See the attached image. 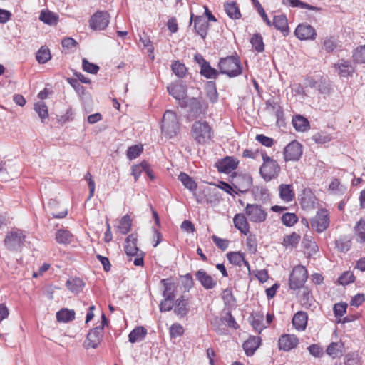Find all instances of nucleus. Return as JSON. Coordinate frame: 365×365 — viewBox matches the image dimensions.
Listing matches in <instances>:
<instances>
[{"mask_svg":"<svg viewBox=\"0 0 365 365\" xmlns=\"http://www.w3.org/2000/svg\"><path fill=\"white\" fill-rule=\"evenodd\" d=\"M218 67L220 73L227 75L229 77H235L242 72L240 60L234 56H228L220 59Z\"/></svg>","mask_w":365,"mask_h":365,"instance_id":"nucleus-4","label":"nucleus"},{"mask_svg":"<svg viewBox=\"0 0 365 365\" xmlns=\"http://www.w3.org/2000/svg\"><path fill=\"white\" fill-rule=\"evenodd\" d=\"M200 73L207 78H216L218 76L217 70L212 68L208 62L202 66L200 69Z\"/></svg>","mask_w":365,"mask_h":365,"instance_id":"nucleus-44","label":"nucleus"},{"mask_svg":"<svg viewBox=\"0 0 365 365\" xmlns=\"http://www.w3.org/2000/svg\"><path fill=\"white\" fill-rule=\"evenodd\" d=\"M67 288L72 292H79L84 286L83 282L79 278L68 279L66 282Z\"/></svg>","mask_w":365,"mask_h":365,"instance_id":"nucleus-39","label":"nucleus"},{"mask_svg":"<svg viewBox=\"0 0 365 365\" xmlns=\"http://www.w3.org/2000/svg\"><path fill=\"white\" fill-rule=\"evenodd\" d=\"M272 25H273L277 29L281 31L284 36L288 35L289 27L287 19L285 15L281 14L274 16Z\"/></svg>","mask_w":365,"mask_h":365,"instance_id":"nucleus-21","label":"nucleus"},{"mask_svg":"<svg viewBox=\"0 0 365 365\" xmlns=\"http://www.w3.org/2000/svg\"><path fill=\"white\" fill-rule=\"evenodd\" d=\"M294 34L300 40L314 39L317 35L314 27L309 24H299L296 28Z\"/></svg>","mask_w":365,"mask_h":365,"instance_id":"nucleus-12","label":"nucleus"},{"mask_svg":"<svg viewBox=\"0 0 365 365\" xmlns=\"http://www.w3.org/2000/svg\"><path fill=\"white\" fill-rule=\"evenodd\" d=\"M147 330L143 327L135 328L128 335L129 341L135 343L142 340L146 335Z\"/></svg>","mask_w":365,"mask_h":365,"instance_id":"nucleus-33","label":"nucleus"},{"mask_svg":"<svg viewBox=\"0 0 365 365\" xmlns=\"http://www.w3.org/2000/svg\"><path fill=\"white\" fill-rule=\"evenodd\" d=\"M344 345L343 344H339L336 342L331 343L327 349V353L328 355L331 356L332 358H336L342 356V348Z\"/></svg>","mask_w":365,"mask_h":365,"instance_id":"nucleus-36","label":"nucleus"},{"mask_svg":"<svg viewBox=\"0 0 365 365\" xmlns=\"http://www.w3.org/2000/svg\"><path fill=\"white\" fill-rule=\"evenodd\" d=\"M311 227L320 233L326 230L329 225V215L327 210H319L310 220Z\"/></svg>","mask_w":365,"mask_h":365,"instance_id":"nucleus-8","label":"nucleus"},{"mask_svg":"<svg viewBox=\"0 0 365 365\" xmlns=\"http://www.w3.org/2000/svg\"><path fill=\"white\" fill-rule=\"evenodd\" d=\"M299 340L293 334H284L278 340L279 348L281 350L288 351L297 346Z\"/></svg>","mask_w":365,"mask_h":365,"instance_id":"nucleus-13","label":"nucleus"},{"mask_svg":"<svg viewBox=\"0 0 365 365\" xmlns=\"http://www.w3.org/2000/svg\"><path fill=\"white\" fill-rule=\"evenodd\" d=\"M73 238V235L67 230H58L56 234V240L59 244H70Z\"/></svg>","mask_w":365,"mask_h":365,"instance_id":"nucleus-30","label":"nucleus"},{"mask_svg":"<svg viewBox=\"0 0 365 365\" xmlns=\"http://www.w3.org/2000/svg\"><path fill=\"white\" fill-rule=\"evenodd\" d=\"M298 220L297 215L294 213H285L282 216V222L286 225L291 227L294 225Z\"/></svg>","mask_w":365,"mask_h":365,"instance_id":"nucleus-51","label":"nucleus"},{"mask_svg":"<svg viewBox=\"0 0 365 365\" xmlns=\"http://www.w3.org/2000/svg\"><path fill=\"white\" fill-rule=\"evenodd\" d=\"M307 314L304 312H298L292 319V324L299 331L305 329L307 324Z\"/></svg>","mask_w":365,"mask_h":365,"instance_id":"nucleus-24","label":"nucleus"},{"mask_svg":"<svg viewBox=\"0 0 365 365\" xmlns=\"http://www.w3.org/2000/svg\"><path fill=\"white\" fill-rule=\"evenodd\" d=\"M143 152L142 145H132L128 148L127 150V157L130 160H133L138 157L140 153Z\"/></svg>","mask_w":365,"mask_h":365,"instance_id":"nucleus-50","label":"nucleus"},{"mask_svg":"<svg viewBox=\"0 0 365 365\" xmlns=\"http://www.w3.org/2000/svg\"><path fill=\"white\" fill-rule=\"evenodd\" d=\"M180 129V125L176 113L168 110L163 115L161 125L162 133L168 138L176 136Z\"/></svg>","mask_w":365,"mask_h":365,"instance_id":"nucleus-1","label":"nucleus"},{"mask_svg":"<svg viewBox=\"0 0 365 365\" xmlns=\"http://www.w3.org/2000/svg\"><path fill=\"white\" fill-rule=\"evenodd\" d=\"M261 339L259 336H250L243 344V349L247 356H252L259 348Z\"/></svg>","mask_w":365,"mask_h":365,"instance_id":"nucleus-20","label":"nucleus"},{"mask_svg":"<svg viewBox=\"0 0 365 365\" xmlns=\"http://www.w3.org/2000/svg\"><path fill=\"white\" fill-rule=\"evenodd\" d=\"M282 4L284 5L290 4L292 7H300L302 9H307L313 11H319L320 8L309 5L307 3L302 2L299 0H282Z\"/></svg>","mask_w":365,"mask_h":365,"instance_id":"nucleus-37","label":"nucleus"},{"mask_svg":"<svg viewBox=\"0 0 365 365\" xmlns=\"http://www.w3.org/2000/svg\"><path fill=\"white\" fill-rule=\"evenodd\" d=\"M172 70L173 73L178 77H183L187 72L185 66L179 61H175L172 64Z\"/></svg>","mask_w":365,"mask_h":365,"instance_id":"nucleus-49","label":"nucleus"},{"mask_svg":"<svg viewBox=\"0 0 365 365\" xmlns=\"http://www.w3.org/2000/svg\"><path fill=\"white\" fill-rule=\"evenodd\" d=\"M110 15L106 11H98L89 20V26L93 30H104L109 24Z\"/></svg>","mask_w":365,"mask_h":365,"instance_id":"nucleus-9","label":"nucleus"},{"mask_svg":"<svg viewBox=\"0 0 365 365\" xmlns=\"http://www.w3.org/2000/svg\"><path fill=\"white\" fill-rule=\"evenodd\" d=\"M140 41L143 43V46L145 48H147L148 52L150 53L153 52L154 48L151 43L149 37L147 35L143 34V36H141L140 38Z\"/></svg>","mask_w":365,"mask_h":365,"instance_id":"nucleus-63","label":"nucleus"},{"mask_svg":"<svg viewBox=\"0 0 365 365\" xmlns=\"http://www.w3.org/2000/svg\"><path fill=\"white\" fill-rule=\"evenodd\" d=\"M250 43L252 47L257 51L262 52L264 49V45L263 43V39L262 36L259 34H255L252 36L250 39Z\"/></svg>","mask_w":365,"mask_h":365,"instance_id":"nucleus-43","label":"nucleus"},{"mask_svg":"<svg viewBox=\"0 0 365 365\" xmlns=\"http://www.w3.org/2000/svg\"><path fill=\"white\" fill-rule=\"evenodd\" d=\"M235 188L240 192L247 191L252 186V179L250 175H242L234 179Z\"/></svg>","mask_w":365,"mask_h":365,"instance_id":"nucleus-17","label":"nucleus"},{"mask_svg":"<svg viewBox=\"0 0 365 365\" xmlns=\"http://www.w3.org/2000/svg\"><path fill=\"white\" fill-rule=\"evenodd\" d=\"M196 279L200 282L201 285L206 289H213L216 284L217 282L209 275L203 269H200L195 273Z\"/></svg>","mask_w":365,"mask_h":365,"instance_id":"nucleus-15","label":"nucleus"},{"mask_svg":"<svg viewBox=\"0 0 365 365\" xmlns=\"http://www.w3.org/2000/svg\"><path fill=\"white\" fill-rule=\"evenodd\" d=\"M263 164L260 167L259 173L266 181H269L276 178L279 171L280 167L277 162L267 156L265 153L262 155Z\"/></svg>","mask_w":365,"mask_h":365,"instance_id":"nucleus-5","label":"nucleus"},{"mask_svg":"<svg viewBox=\"0 0 365 365\" xmlns=\"http://www.w3.org/2000/svg\"><path fill=\"white\" fill-rule=\"evenodd\" d=\"M300 240V235L296 232H292L289 235H286L283 238L282 245L286 247H295Z\"/></svg>","mask_w":365,"mask_h":365,"instance_id":"nucleus-41","label":"nucleus"},{"mask_svg":"<svg viewBox=\"0 0 365 365\" xmlns=\"http://www.w3.org/2000/svg\"><path fill=\"white\" fill-rule=\"evenodd\" d=\"M334 67L338 70V74L341 77L351 76L354 71L353 66L348 61L339 62L334 65Z\"/></svg>","mask_w":365,"mask_h":365,"instance_id":"nucleus-26","label":"nucleus"},{"mask_svg":"<svg viewBox=\"0 0 365 365\" xmlns=\"http://www.w3.org/2000/svg\"><path fill=\"white\" fill-rule=\"evenodd\" d=\"M83 68L86 72L93 74L96 73L99 70L97 65L88 62L86 58L83 59Z\"/></svg>","mask_w":365,"mask_h":365,"instance_id":"nucleus-58","label":"nucleus"},{"mask_svg":"<svg viewBox=\"0 0 365 365\" xmlns=\"http://www.w3.org/2000/svg\"><path fill=\"white\" fill-rule=\"evenodd\" d=\"M189 312L188 300L185 299L183 296L178 299L175 302L174 312L180 317L187 315Z\"/></svg>","mask_w":365,"mask_h":365,"instance_id":"nucleus-25","label":"nucleus"},{"mask_svg":"<svg viewBox=\"0 0 365 365\" xmlns=\"http://www.w3.org/2000/svg\"><path fill=\"white\" fill-rule=\"evenodd\" d=\"M354 234L357 237V241L365 242V220H360L354 227Z\"/></svg>","mask_w":365,"mask_h":365,"instance_id":"nucleus-38","label":"nucleus"},{"mask_svg":"<svg viewBox=\"0 0 365 365\" xmlns=\"http://www.w3.org/2000/svg\"><path fill=\"white\" fill-rule=\"evenodd\" d=\"M212 240L215 243V245L217 246V247L222 250H225L229 245V240L225 239H221L216 235L212 236Z\"/></svg>","mask_w":365,"mask_h":365,"instance_id":"nucleus-60","label":"nucleus"},{"mask_svg":"<svg viewBox=\"0 0 365 365\" xmlns=\"http://www.w3.org/2000/svg\"><path fill=\"white\" fill-rule=\"evenodd\" d=\"M194 20V27L197 33L202 38H205L207 34V30L209 27V23L207 20L204 16H197L193 17L191 16V20Z\"/></svg>","mask_w":365,"mask_h":365,"instance_id":"nucleus-14","label":"nucleus"},{"mask_svg":"<svg viewBox=\"0 0 365 365\" xmlns=\"http://www.w3.org/2000/svg\"><path fill=\"white\" fill-rule=\"evenodd\" d=\"M251 1H252V4H253L254 6L257 9L258 13L259 14V15L262 18L263 21L268 26H271L272 25V22L269 19L267 15L265 13V11L264 10L263 7L262 6V5L259 2V1L258 0H251Z\"/></svg>","mask_w":365,"mask_h":365,"instance_id":"nucleus-52","label":"nucleus"},{"mask_svg":"<svg viewBox=\"0 0 365 365\" xmlns=\"http://www.w3.org/2000/svg\"><path fill=\"white\" fill-rule=\"evenodd\" d=\"M245 212L249 221L253 223L259 224L264 222L267 217L266 210L257 204H247Z\"/></svg>","mask_w":365,"mask_h":365,"instance_id":"nucleus-6","label":"nucleus"},{"mask_svg":"<svg viewBox=\"0 0 365 365\" xmlns=\"http://www.w3.org/2000/svg\"><path fill=\"white\" fill-rule=\"evenodd\" d=\"M227 257L231 264L240 267L244 264L248 270H250V264L245 259V254L239 252H229L227 254Z\"/></svg>","mask_w":365,"mask_h":365,"instance_id":"nucleus-23","label":"nucleus"},{"mask_svg":"<svg viewBox=\"0 0 365 365\" xmlns=\"http://www.w3.org/2000/svg\"><path fill=\"white\" fill-rule=\"evenodd\" d=\"M307 277V271L304 267L301 265L295 267L289 276L290 289H297L302 287Z\"/></svg>","mask_w":365,"mask_h":365,"instance_id":"nucleus-7","label":"nucleus"},{"mask_svg":"<svg viewBox=\"0 0 365 365\" xmlns=\"http://www.w3.org/2000/svg\"><path fill=\"white\" fill-rule=\"evenodd\" d=\"M353 59L358 63H365V44L356 48L353 53Z\"/></svg>","mask_w":365,"mask_h":365,"instance_id":"nucleus-47","label":"nucleus"},{"mask_svg":"<svg viewBox=\"0 0 365 365\" xmlns=\"http://www.w3.org/2000/svg\"><path fill=\"white\" fill-rule=\"evenodd\" d=\"M178 180L190 192H195L197 189V183L187 174L181 172L178 175Z\"/></svg>","mask_w":365,"mask_h":365,"instance_id":"nucleus-28","label":"nucleus"},{"mask_svg":"<svg viewBox=\"0 0 365 365\" xmlns=\"http://www.w3.org/2000/svg\"><path fill=\"white\" fill-rule=\"evenodd\" d=\"M337 47L336 43L332 38H326L324 41V48L327 52H332Z\"/></svg>","mask_w":365,"mask_h":365,"instance_id":"nucleus-64","label":"nucleus"},{"mask_svg":"<svg viewBox=\"0 0 365 365\" xmlns=\"http://www.w3.org/2000/svg\"><path fill=\"white\" fill-rule=\"evenodd\" d=\"M56 319L58 322H68L75 319V312L73 309H61L56 313Z\"/></svg>","mask_w":365,"mask_h":365,"instance_id":"nucleus-31","label":"nucleus"},{"mask_svg":"<svg viewBox=\"0 0 365 365\" xmlns=\"http://www.w3.org/2000/svg\"><path fill=\"white\" fill-rule=\"evenodd\" d=\"M39 19L45 24L49 25H56L58 22V16L50 11L43 10L41 12Z\"/></svg>","mask_w":365,"mask_h":365,"instance_id":"nucleus-29","label":"nucleus"},{"mask_svg":"<svg viewBox=\"0 0 365 365\" xmlns=\"http://www.w3.org/2000/svg\"><path fill=\"white\" fill-rule=\"evenodd\" d=\"M161 283L164 287L163 297L168 299H175V292L176 290L175 284L170 282L168 279H162Z\"/></svg>","mask_w":365,"mask_h":365,"instance_id":"nucleus-27","label":"nucleus"},{"mask_svg":"<svg viewBox=\"0 0 365 365\" xmlns=\"http://www.w3.org/2000/svg\"><path fill=\"white\" fill-rule=\"evenodd\" d=\"M225 10L229 17L232 19H238L241 17L239 7L235 2L225 4Z\"/></svg>","mask_w":365,"mask_h":365,"instance_id":"nucleus-34","label":"nucleus"},{"mask_svg":"<svg viewBox=\"0 0 365 365\" xmlns=\"http://www.w3.org/2000/svg\"><path fill=\"white\" fill-rule=\"evenodd\" d=\"M248 220L246 215L242 213L236 214L233 218L235 227L245 235L250 232Z\"/></svg>","mask_w":365,"mask_h":365,"instance_id":"nucleus-16","label":"nucleus"},{"mask_svg":"<svg viewBox=\"0 0 365 365\" xmlns=\"http://www.w3.org/2000/svg\"><path fill=\"white\" fill-rule=\"evenodd\" d=\"M34 108L43 120L48 117V108L44 102L40 101L34 104Z\"/></svg>","mask_w":365,"mask_h":365,"instance_id":"nucleus-42","label":"nucleus"},{"mask_svg":"<svg viewBox=\"0 0 365 365\" xmlns=\"http://www.w3.org/2000/svg\"><path fill=\"white\" fill-rule=\"evenodd\" d=\"M207 96L211 102L215 103L218 99V93L217 92L215 84L210 81L206 85Z\"/></svg>","mask_w":365,"mask_h":365,"instance_id":"nucleus-46","label":"nucleus"},{"mask_svg":"<svg viewBox=\"0 0 365 365\" xmlns=\"http://www.w3.org/2000/svg\"><path fill=\"white\" fill-rule=\"evenodd\" d=\"M26 235L25 232L21 230H12L7 233L4 239L6 247L12 252L21 251L25 246Z\"/></svg>","mask_w":365,"mask_h":365,"instance_id":"nucleus-3","label":"nucleus"},{"mask_svg":"<svg viewBox=\"0 0 365 365\" xmlns=\"http://www.w3.org/2000/svg\"><path fill=\"white\" fill-rule=\"evenodd\" d=\"M347 304L346 303H337L334 304L333 311L335 316L342 317L346 312Z\"/></svg>","mask_w":365,"mask_h":365,"instance_id":"nucleus-59","label":"nucleus"},{"mask_svg":"<svg viewBox=\"0 0 365 365\" xmlns=\"http://www.w3.org/2000/svg\"><path fill=\"white\" fill-rule=\"evenodd\" d=\"M292 123L294 128L298 131L304 132L309 128V123L307 119L301 115H296L292 119Z\"/></svg>","mask_w":365,"mask_h":365,"instance_id":"nucleus-32","label":"nucleus"},{"mask_svg":"<svg viewBox=\"0 0 365 365\" xmlns=\"http://www.w3.org/2000/svg\"><path fill=\"white\" fill-rule=\"evenodd\" d=\"M184 333L183 327L178 324H173L170 328V335L171 338H176L181 336Z\"/></svg>","mask_w":365,"mask_h":365,"instance_id":"nucleus-55","label":"nucleus"},{"mask_svg":"<svg viewBox=\"0 0 365 365\" xmlns=\"http://www.w3.org/2000/svg\"><path fill=\"white\" fill-rule=\"evenodd\" d=\"M256 140L266 147H271L274 143L272 138L262 134L257 135L256 136Z\"/></svg>","mask_w":365,"mask_h":365,"instance_id":"nucleus-62","label":"nucleus"},{"mask_svg":"<svg viewBox=\"0 0 365 365\" xmlns=\"http://www.w3.org/2000/svg\"><path fill=\"white\" fill-rule=\"evenodd\" d=\"M132 220L130 217L128 215H125L121 218L120 225L118 226V229L119 230L120 232L125 235L130 230Z\"/></svg>","mask_w":365,"mask_h":365,"instance_id":"nucleus-40","label":"nucleus"},{"mask_svg":"<svg viewBox=\"0 0 365 365\" xmlns=\"http://www.w3.org/2000/svg\"><path fill=\"white\" fill-rule=\"evenodd\" d=\"M351 246L350 240L340 238L336 241V247L339 252H346L349 250Z\"/></svg>","mask_w":365,"mask_h":365,"instance_id":"nucleus-48","label":"nucleus"},{"mask_svg":"<svg viewBox=\"0 0 365 365\" xmlns=\"http://www.w3.org/2000/svg\"><path fill=\"white\" fill-rule=\"evenodd\" d=\"M103 336V326H97L91 329L87 334L86 339L83 343L86 349H96L101 343Z\"/></svg>","mask_w":365,"mask_h":365,"instance_id":"nucleus-10","label":"nucleus"},{"mask_svg":"<svg viewBox=\"0 0 365 365\" xmlns=\"http://www.w3.org/2000/svg\"><path fill=\"white\" fill-rule=\"evenodd\" d=\"M238 165V161L232 157H226L220 162L219 170L225 173H229L234 170Z\"/></svg>","mask_w":365,"mask_h":365,"instance_id":"nucleus-22","label":"nucleus"},{"mask_svg":"<svg viewBox=\"0 0 365 365\" xmlns=\"http://www.w3.org/2000/svg\"><path fill=\"white\" fill-rule=\"evenodd\" d=\"M36 60L40 63H45L51 59V54L49 49L42 46L36 53Z\"/></svg>","mask_w":365,"mask_h":365,"instance_id":"nucleus-45","label":"nucleus"},{"mask_svg":"<svg viewBox=\"0 0 365 365\" xmlns=\"http://www.w3.org/2000/svg\"><path fill=\"white\" fill-rule=\"evenodd\" d=\"M319 92L324 95H329L331 91V84L326 80H322L317 85Z\"/></svg>","mask_w":365,"mask_h":365,"instance_id":"nucleus-57","label":"nucleus"},{"mask_svg":"<svg viewBox=\"0 0 365 365\" xmlns=\"http://www.w3.org/2000/svg\"><path fill=\"white\" fill-rule=\"evenodd\" d=\"M302 154V146L297 141L289 143L284 149V158L286 161H296Z\"/></svg>","mask_w":365,"mask_h":365,"instance_id":"nucleus-11","label":"nucleus"},{"mask_svg":"<svg viewBox=\"0 0 365 365\" xmlns=\"http://www.w3.org/2000/svg\"><path fill=\"white\" fill-rule=\"evenodd\" d=\"M280 197L285 202H290L293 200L294 194L290 185L282 184L279 186Z\"/></svg>","mask_w":365,"mask_h":365,"instance_id":"nucleus-35","label":"nucleus"},{"mask_svg":"<svg viewBox=\"0 0 365 365\" xmlns=\"http://www.w3.org/2000/svg\"><path fill=\"white\" fill-rule=\"evenodd\" d=\"M147 162L143 161L140 164L134 165L132 167V175H133L135 180L137 181L141 173L146 168Z\"/></svg>","mask_w":365,"mask_h":365,"instance_id":"nucleus-54","label":"nucleus"},{"mask_svg":"<svg viewBox=\"0 0 365 365\" xmlns=\"http://www.w3.org/2000/svg\"><path fill=\"white\" fill-rule=\"evenodd\" d=\"M266 106L267 109L272 110V111H275L276 115L278 119L282 115V110L277 102L272 100H269L267 101Z\"/></svg>","mask_w":365,"mask_h":365,"instance_id":"nucleus-56","label":"nucleus"},{"mask_svg":"<svg viewBox=\"0 0 365 365\" xmlns=\"http://www.w3.org/2000/svg\"><path fill=\"white\" fill-rule=\"evenodd\" d=\"M167 89L169 94L176 100L181 101L186 98V86L182 83H172Z\"/></svg>","mask_w":365,"mask_h":365,"instance_id":"nucleus-18","label":"nucleus"},{"mask_svg":"<svg viewBox=\"0 0 365 365\" xmlns=\"http://www.w3.org/2000/svg\"><path fill=\"white\" fill-rule=\"evenodd\" d=\"M312 139L317 143L323 144L327 142H329L331 140V138L329 135L324 133H317L312 136Z\"/></svg>","mask_w":365,"mask_h":365,"instance_id":"nucleus-61","label":"nucleus"},{"mask_svg":"<svg viewBox=\"0 0 365 365\" xmlns=\"http://www.w3.org/2000/svg\"><path fill=\"white\" fill-rule=\"evenodd\" d=\"M355 280V277L353 272L347 271L345 272L340 277L338 281L340 284L346 285L350 283L354 282Z\"/></svg>","mask_w":365,"mask_h":365,"instance_id":"nucleus-53","label":"nucleus"},{"mask_svg":"<svg viewBox=\"0 0 365 365\" xmlns=\"http://www.w3.org/2000/svg\"><path fill=\"white\" fill-rule=\"evenodd\" d=\"M191 135L197 143L205 144L211 140L213 133L206 121L198 120L192 124Z\"/></svg>","mask_w":365,"mask_h":365,"instance_id":"nucleus-2","label":"nucleus"},{"mask_svg":"<svg viewBox=\"0 0 365 365\" xmlns=\"http://www.w3.org/2000/svg\"><path fill=\"white\" fill-rule=\"evenodd\" d=\"M125 252L128 256L134 257L142 252L137 247V237L130 235L125 240Z\"/></svg>","mask_w":365,"mask_h":365,"instance_id":"nucleus-19","label":"nucleus"}]
</instances>
